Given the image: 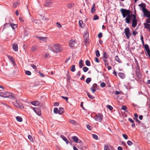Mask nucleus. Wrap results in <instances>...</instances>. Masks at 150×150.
<instances>
[{
  "mask_svg": "<svg viewBox=\"0 0 150 150\" xmlns=\"http://www.w3.org/2000/svg\"><path fill=\"white\" fill-rule=\"evenodd\" d=\"M54 112L55 114L59 113V110L57 108H55L54 109Z\"/></svg>",
  "mask_w": 150,
  "mask_h": 150,
  "instance_id": "30",
  "label": "nucleus"
},
{
  "mask_svg": "<svg viewBox=\"0 0 150 150\" xmlns=\"http://www.w3.org/2000/svg\"><path fill=\"white\" fill-rule=\"evenodd\" d=\"M61 137L64 141L67 144H68L69 143V141L67 139V138L65 137L63 135H61Z\"/></svg>",
  "mask_w": 150,
  "mask_h": 150,
  "instance_id": "15",
  "label": "nucleus"
},
{
  "mask_svg": "<svg viewBox=\"0 0 150 150\" xmlns=\"http://www.w3.org/2000/svg\"><path fill=\"white\" fill-rule=\"evenodd\" d=\"M56 24L57 25V26L59 28H60L62 27V25L59 24V23H57Z\"/></svg>",
  "mask_w": 150,
  "mask_h": 150,
  "instance_id": "59",
  "label": "nucleus"
},
{
  "mask_svg": "<svg viewBox=\"0 0 150 150\" xmlns=\"http://www.w3.org/2000/svg\"><path fill=\"white\" fill-rule=\"evenodd\" d=\"M31 66L36 71L37 68L35 65H34V64H31Z\"/></svg>",
  "mask_w": 150,
  "mask_h": 150,
  "instance_id": "52",
  "label": "nucleus"
},
{
  "mask_svg": "<svg viewBox=\"0 0 150 150\" xmlns=\"http://www.w3.org/2000/svg\"><path fill=\"white\" fill-rule=\"evenodd\" d=\"M133 34L135 36L137 34V32L136 31V30H134L132 32Z\"/></svg>",
  "mask_w": 150,
  "mask_h": 150,
  "instance_id": "57",
  "label": "nucleus"
},
{
  "mask_svg": "<svg viewBox=\"0 0 150 150\" xmlns=\"http://www.w3.org/2000/svg\"><path fill=\"white\" fill-rule=\"evenodd\" d=\"M19 20L22 22H24V18L22 17H19Z\"/></svg>",
  "mask_w": 150,
  "mask_h": 150,
  "instance_id": "62",
  "label": "nucleus"
},
{
  "mask_svg": "<svg viewBox=\"0 0 150 150\" xmlns=\"http://www.w3.org/2000/svg\"><path fill=\"white\" fill-rule=\"evenodd\" d=\"M93 137L96 140H98V138L97 135L95 134H93L92 135Z\"/></svg>",
  "mask_w": 150,
  "mask_h": 150,
  "instance_id": "33",
  "label": "nucleus"
},
{
  "mask_svg": "<svg viewBox=\"0 0 150 150\" xmlns=\"http://www.w3.org/2000/svg\"><path fill=\"white\" fill-rule=\"evenodd\" d=\"M71 138L74 142L75 143H77L78 142L79 139L76 136H73L71 137Z\"/></svg>",
  "mask_w": 150,
  "mask_h": 150,
  "instance_id": "17",
  "label": "nucleus"
},
{
  "mask_svg": "<svg viewBox=\"0 0 150 150\" xmlns=\"http://www.w3.org/2000/svg\"><path fill=\"white\" fill-rule=\"evenodd\" d=\"M86 127L87 129L89 130H91L92 129V127L89 124H87L86 125Z\"/></svg>",
  "mask_w": 150,
  "mask_h": 150,
  "instance_id": "46",
  "label": "nucleus"
},
{
  "mask_svg": "<svg viewBox=\"0 0 150 150\" xmlns=\"http://www.w3.org/2000/svg\"><path fill=\"white\" fill-rule=\"evenodd\" d=\"M10 25L13 29H15L17 28L16 24H15L13 23H10Z\"/></svg>",
  "mask_w": 150,
  "mask_h": 150,
  "instance_id": "24",
  "label": "nucleus"
},
{
  "mask_svg": "<svg viewBox=\"0 0 150 150\" xmlns=\"http://www.w3.org/2000/svg\"><path fill=\"white\" fill-rule=\"evenodd\" d=\"M31 104L35 106H37L39 105L40 102L38 101H32L31 102Z\"/></svg>",
  "mask_w": 150,
  "mask_h": 150,
  "instance_id": "12",
  "label": "nucleus"
},
{
  "mask_svg": "<svg viewBox=\"0 0 150 150\" xmlns=\"http://www.w3.org/2000/svg\"><path fill=\"white\" fill-rule=\"evenodd\" d=\"M127 144L129 146H131L133 144V143L132 142V141H129V140L127 142Z\"/></svg>",
  "mask_w": 150,
  "mask_h": 150,
  "instance_id": "44",
  "label": "nucleus"
},
{
  "mask_svg": "<svg viewBox=\"0 0 150 150\" xmlns=\"http://www.w3.org/2000/svg\"><path fill=\"white\" fill-rule=\"evenodd\" d=\"M95 60L96 62L99 63L100 62V61L99 59L97 57H95Z\"/></svg>",
  "mask_w": 150,
  "mask_h": 150,
  "instance_id": "56",
  "label": "nucleus"
},
{
  "mask_svg": "<svg viewBox=\"0 0 150 150\" xmlns=\"http://www.w3.org/2000/svg\"><path fill=\"white\" fill-rule=\"evenodd\" d=\"M64 111V109L62 108H60L59 110V114L60 115L62 114Z\"/></svg>",
  "mask_w": 150,
  "mask_h": 150,
  "instance_id": "20",
  "label": "nucleus"
},
{
  "mask_svg": "<svg viewBox=\"0 0 150 150\" xmlns=\"http://www.w3.org/2000/svg\"><path fill=\"white\" fill-rule=\"evenodd\" d=\"M115 59L119 63H121L122 62L120 60L118 57L117 56H116L115 57Z\"/></svg>",
  "mask_w": 150,
  "mask_h": 150,
  "instance_id": "27",
  "label": "nucleus"
},
{
  "mask_svg": "<svg viewBox=\"0 0 150 150\" xmlns=\"http://www.w3.org/2000/svg\"><path fill=\"white\" fill-rule=\"evenodd\" d=\"M120 11L122 14L123 17L125 18V22L128 24L130 23L131 20L136 15L132 14V11L126 9L121 8Z\"/></svg>",
  "mask_w": 150,
  "mask_h": 150,
  "instance_id": "1",
  "label": "nucleus"
},
{
  "mask_svg": "<svg viewBox=\"0 0 150 150\" xmlns=\"http://www.w3.org/2000/svg\"><path fill=\"white\" fill-rule=\"evenodd\" d=\"M76 43L75 41L73 40H70L69 42V44H73L74 45L75 44V43Z\"/></svg>",
  "mask_w": 150,
  "mask_h": 150,
  "instance_id": "31",
  "label": "nucleus"
},
{
  "mask_svg": "<svg viewBox=\"0 0 150 150\" xmlns=\"http://www.w3.org/2000/svg\"><path fill=\"white\" fill-rule=\"evenodd\" d=\"M16 119L17 121L19 122H21L23 121L22 118L20 116H17L16 117Z\"/></svg>",
  "mask_w": 150,
  "mask_h": 150,
  "instance_id": "22",
  "label": "nucleus"
},
{
  "mask_svg": "<svg viewBox=\"0 0 150 150\" xmlns=\"http://www.w3.org/2000/svg\"><path fill=\"white\" fill-rule=\"evenodd\" d=\"M83 38L84 40V42H86L88 40V35L86 33L85 35H83Z\"/></svg>",
  "mask_w": 150,
  "mask_h": 150,
  "instance_id": "18",
  "label": "nucleus"
},
{
  "mask_svg": "<svg viewBox=\"0 0 150 150\" xmlns=\"http://www.w3.org/2000/svg\"><path fill=\"white\" fill-rule=\"evenodd\" d=\"M10 93L8 92L4 93L1 92V96L2 97L7 98L10 97Z\"/></svg>",
  "mask_w": 150,
  "mask_h": 150,
  "instance_id": "8",
  "label": "nucleus"
},
{
  "mask_svg": "<svg viewBox=\"0 0 150 150\" xmlns=\"http://www.w3.org/2000/svg\"><path fill=\"white\" fill-rule=\"evenodd\" d=\"M144 47L148 55L150 58V50L148 45L147 44H145L144 45Z\"/></svg>",
  "mask_w": 150,
  "mask_h": 150,
  "instance_id": "9",
  "label": "nucleus"
},
{
  "mask_svg": "<svg viewBox=\"0 0 150 150\" xmlns=\"http://www.w3.org/2000/svg\"><path fill=\"white\" fill-rule=\"evenodd\" d=\"M144 15L149 18H150V11H148Z\"/></svg>",
  "mask_w": 150,
  "mask_h": 150,
  "instance_id": "28",
  "label": "nucleus"
},
{
  "mask_svg": "<svg viewBox=\"0 0 150 150\" xmlns=\"http://www.w3.org/2000/svg\"><path fill=\"white\" fill-rule=\"evenodd\" d=\"M12 47L13 49L15 51H16L18 50V47L17 44L16 43H14L13 44Z\"/></svg>",
  "mask_w": 150,
  "mask_h": 150,
  "instance_id": "14",
  "label": "nucleus"
},
{
  "mask_svg": "<svg viewBox=\"0 0 150 150\" xmlns=\"http://www.w3.org/2000/svg\"><path fill=\"white\" fill-rule=\"evenodd\" d=\"M37 49V47L36 46H34L32 48V51L34 52Z\"/></svg>",
  "mask_w": 150,
  "mask_h": 150,
  "instance_id": "42",
  "label": "nucleus"
},
{
  "mask_svg": "<svg viewBox=\"0 0 150 150\" xmlns=\"http://www.w3.org/2000/svg\"><path fill=\"white\" fill-rule=\"evenodd\" d=\"M28 139L30 141H32L33 140V139L32 137V136L30 135H28Z\"/></svg>",
  "mask_w": 150,
  "mask_h": 150,
  "instance_id": "48",
  "label": "nucleus"
},
{
  "mask_svg": "<svg viewBox=\"0 0 150 150\" xmlns=\"http://www.w3.org/2000/svg\"><path fill=\"white\" fill-rule=\"evenodd\" d=\"M7 57L11 61L13 64L14 65L15 64V59L13 57L7 55Z\"/></svg>",
  "mask_w": 150,
  "mask_h": 150,
  "instance_id": "11",
  "label": "nucleus"
},
{
  "mask_svg": "<svg viewBox=\"0 0 150 150\" xmlns=\"http://www.w3.org/2000/svg\"><path fill=\"white\" fill-rule=\"evenodd\" d=\"M106 107L110 110H112L113 109V107L110 105H107Z\"/></svg>",
  "mask_w": 150,
  "mask_h": 150,
  "instance_id": "40",
  "label": "nucleus"
},
{
  "mask_svg": "<svg viewBox=\"0 0 150 150\" xmlns=\"http://www.w3.org/2000/svg\"><path fill=\"white\" fill-rule=\"evenodd\" d=\"M118 75L121 78L123 79L125 77V75L122 72H120L118 74Z\"/></svg>",
  "mask_w": 150,
  "mask_h": 150,
  "instance_id": "19",
  "label": "nucleus"
},
{
  "mask_svg": "<svg viewBox=\"0 0 150 150\" xmlns=\"http://www.w3.org/2000/svg\"><path fill=\"white\" fill-rule=\"evenodd\" d=\"M69 122L70 123H71L73 124H74L76 123V121L74 120H69Z\"/></svg>",
  "mask_w": 150,
  "mask_h": 150,
  "instance_id": "58",
  "label": "nucleus"
},
{
  "mask_svg": "<svg viewBox=\"0 0 150 150\" xmlns=\"http://www.w3.org/2000/svg\"><path fill=\"white\" fill-rule=\"evenodd\" d=\"M87 66H90V63L88 60H86L85 62Z\"/></svg>",
  "mask_w": 150,
  "mask_h": 150,
  "instance_id": "38",
  "label": "nucleus"
},
{
  "mask_svg": "<svg viewBox=\"0 0 150 150\" xmlns=\"http://www.w3.org/2000/svg\"><path fill=\"white\" fill-rule=\"evenodd\" d=\"M83 70L84 72H86L88 70V68L86 67H84L83 68Z\"/></svg>",
  "mask_w": 150,
  "mask_h": 150,
  "instance_id": "34",
  "label": "nucleus"
},
{
  "mask_svg": "<svg viewBox=\"0 0 150 150\" xmlns=\"http://www.w3.org/2000/svg\"><path fill=\"white\" fill-rule=\"evenodd\" d=\"M53 52L57 53L61 52L62 50V48L61 47L59 44H56L53 45Z\"/></svg>",
  "mask_w": 150,
  "mask_h": 150,
  "instance_id": "2",
  "label": "nucleus"
},
{
  "mask_svg": "<svg viewBox=\"0 0 150 150\" xmlns=\"http://www.w3.org/2000/svg\"><path fill=\"white\" fill-rule=\"evenodd\" d=\"M90 89L92 91V92L93 93H94L96 91V88L93 87L91 88Z\"/></svg>",
  "mask_w": 150,
  "mask_h": 150,
  "instance_id": "35",
  "label": "nucleus"
},
{
  "mask_svg": "<svg viewBox=\"0 0 150 150\" xmlns=\"http://www.w3.org/2000/svg\"><path fill=\"white\" fill-rule=\"evenodd\" d=\"M74 4V3L68 4L67 5V6L69 8L71 9Z\"/></svg>",
  "mask_w": 150,
  "mask_h": 150,
  "instance_id": "23",
  "label": "nucleus"
},
{
  "mask_svg": "<svg viewBox=\"0 0 150 150\" xmlns=\"http://www.w3.org/2000/svg\"><path fill=\"white\" fill-rule=\"evenodd\" d=\"M108 57V53L106 52H104L103 55V58H107Z\"/></svg>",
  "mask_w": 150,
  "mask_h": 150,
  "instance_id": "32",
  "label": "nucleus"
},
{
  "mask_svg": "<svg viewBox=\"0 0 150 150\" xmlns=\"http://www.w3.org/2000/svg\"><path fill=\"white\" fill-rule=\"evenodd\" d=\"M122 136L125 139H128V137L126 134H122Z\"/></svg>",
  "mask_w": 150,
  "mask_h": 150,
  "instance_id": "51",
  "label": "nucleus"
},
{
  "mask_svg": "<svg viewBox=\"0 0 150 150\" xmlns=\"http://www.w3.org/2000/svg\"><path fill=\"white\" fill-rule=\"evenodd\" d=\"M106 86L105 83L103 82H102L100 84V86L101 87L103 88L105 87Z\"/></svg>",
  "mask_w": 150,
  "mask_h": 150,
  "instance_id": "39",
  "label": "nucleus"
},
{
  "mask_svg": "<svg viewBox=\"0 0 150 150\" xmlns=\"http://www.w3.org/2000/svg\"><path fill=\"white\" fill-rule=\"evenodd\" d=\"M99 18V17L97 15H95L94 16L93 20H95L98 19Z\"/></svg>",
  "mask_w": 150,
  "mask_h": 150,
  "instance_id": "45",
  "label": "nucleus"
},
{
  "mask_svg": "<svg viewBox=\"0 0 150 150\" xmlns=\"http://www.w3.org/2000/svg\"><path fill=\"white\" fill-rule=\"evenodd\" d=\"M146 23H150V18H149L147 19L146 20Z\"/></svg>",
  "mask_w": 150,
  "mask_h": 150,
  "instance_id": "64",
  "label": "nucleus"
},
{
  "mask_svg": "<svg viewBox=\"0 0 150 150\" xmlns=\"http://www.w3.org/2000/svg\"><path fill=\"white\" fill-rule=\"evenodd\" d=\"M37 38H38L39 40H41L43 41H44L45 39L46 38L44 37H37Z\"/></svg>",
  "mask_w": 150,
  "mask_h": 150,
  "instance_id": "41",
  "label": "nucleus"
},
{
  "mask_svg": "<svg viewBox=\"0 0 150 150\" xmlns=\"http://www.w3.org/2000/svg\"><path fill=\"white\" fill-rule=\"evenodd\" d=\"M144 28L149 29L150 31V24H148L147 23H144Z\"/></svg>",
  "mask_w": 150,
  "mask_h": 150,
  "instance_id": "16",
  "label": "nucleus"
},
{
  "mask_svg": "<svg viewBox=\"0 0 150 150\" xmlns=\"http://www.w3.org/2000/svg\"><path fill=\"white\" fill-rule=\"evenodd\" d=\"M134 119L135 120L136 122H137L138 124H141V122L137 118L136 119Z\"/></svg>",
  "mask_w": 150,
  "mask_h": 150,
  "instance_id": "50",
  "label": "nucleus"
},
{
  "mask_svg": "<svg viewBox=\"0 0 150 150\" xmlns=\"http://www.w3.org/2000/svg\"><path fill=\"white\" fill-rule=\"evenodd\" d=\"M25 74L26 75H29V76L31 75V72L30 71H28V70L26 71H25Z\"/></svg>",
  "mask_w": 150,
  "mask_h": 150,
  "instance_id": "43",
  "label": "nucleus"
},
{
  "mask_svg": "<svg viewBox=\"0 0 150 150\" xmlns=\"http://www.w3.org/2000/svg\"><path fill=\"white\" fill-rule=\"evenodd\" d=\"M88 97L91 99H93L94 98V97L92 96L89 93H87Z\"/></svg>",
  "mask_w": 150,
  "mask_h": 150,
  "instance_id": "37",
  "label": "nucleus"
},
{
  "mask_svg": "<svg viewBox=\"0 0 150 150\" xmlns=\"http://www.w3.org/2000/svg\"><path fill=\"white\" fill-rule=\"evenodd\" d=\"M83 23V21L82 20H80L79 21V26L81 27V24H82Z\"/></svg>",
  "mask_w": 150,
  "mask_h": 150,
  "instance_id": "61",
  "label": "nucleus"
},
{
  "mask_svg": "<svg viewBox=\"0 0 150 150\" xmlns=\"http://www.w3.org/2000/svg\"><path fill=\"white\" fill-rule=\"evenodd\" d=\"M125 33L126 37L127 39H129L131 34L130 32V30L128 27L127 28L125 29Z\"/></svg>",
  "mask_w": 150,
  "mask_h": 150,
  "instance_id": "3",
  "label": "nucleus"
},
{
  "mask_svg": "<svg viewBox=\"0 0 150 150\" xmlns=\"http://www.w3.org/2000/svg\"><path fill=\"white\" fill-rule=\"evenodd\" d=\"M127 109V107L125 105H122V106L121 109L124 110H125Z\"/></svg>",
  "mask_w": 150,
  "mask_h": 150,
  "instance_id": "54",
  "label": "nucleus"
},
{
  "mask_svg": "<svg viewBox=\"0 0 150 150\" xmlns=\"http://www.w3.org/2000/svg\"><path fill=\"white\" fill-rule=\"evenodd\" d=\"M19 1H17L14 2L13 4V6L14 8H16L17 6L19 4Z\"/></svg>",
  "mask_w": 150,
  "mask_h": 150,
  "instance_id": "21",
  "label": "nucleus"
},
{
  "mask_svg": "<svg viewBox=\"0 0 150 150\" xmlns=\"http://www.w3.org/2000/svg\"><path fill=\"white\" fill-rule=\"evenodd\" d=\"M61 97L62 98L64 99L67 102H68V98L67 97H64V96H61Z\"/></svg>",
  "mask_w": 150,
  "mask_h": 150,
  "instance_id": "49",
  "label": "nucleus"
},
{
  "mask_svg": "<svg viewBox=\"0 0 150 150\" xmlns=\"http://www.w3.org/2000/svg\"><path fill=\"white\" fill-rule=\"evenodd\" d=\"M31 108L35 112L36 114L38 115V116H40L41 115V111L37 108H33L32 107H31Z\"/></svg>",
  "mask_w": 150,
  "mask_h": 150,
  "instance_id": "6",
  "label": "nucleus"
},
{
  "mask_svg": "<svg viewBox=\"0 0 150 150\" xmlns=\"http://www.w3.org/2000/svg\"><path fill=\"white\" fill-rule=\"evenodd\" d=\"M52 4L51 1H47L44 4V6H50Z\"/></svg>",
  "mask_w": 150,
  "mask_h": 150,
  "instance_id": "10",
  "label": "nucleus"
},
{
  "mask_svg": "<svg viewBox=\"0 0 150 150\" xmlns=\"http://www.w3.org/2000/svg\"><path fill=\"white\" fill-rule=\"evenodd\" d=\"M91 78L89 77L87 78L86 81V83L87 84H88L91 81Z\"/></svg>",
  "mask_w": 150,
  "mask_h": 150,
  "instance_id": "29",
  "label": "nucleus"
},
{
  "mask_svg": "<svg viewBox=\"0 0 150 150\" xmlns=\"http://www.w3.org/2000/svg\"><path fill=\"white\" fill-rule=\"evenodd\" d=\"M14 105L16 107H18L19 106V104L17 101H16L14 103Z\"/></svg>",
  "mask_w": 150,
  "mask_h": 150,
  "instance_id": "63",
  "label": "nucleus"
},
{
  "mask_svg": "<svg viewBox=\"0 0 150 150\" xmlns=\"http://www.w3.org/2000/svg\"><path fill=\"white\" fill-rule=\"evenodd\" d=\"M70 70L72 72H74L75 71L76 69L75 65H73L71 66L70 68Z\"/></svg>",
  "mask_w": 150,
  "mask_h": 150,
  "instance_id": "25",
  "label": "nucleus"
},
{
  "mask_svg": "<svg viewBox=\"0 0 150 150\" xmlns=\"http://www.w3.org/2000/svg\"><path fill=\"white\" fill-rule=\"evenodd\" d=\"M103 35L102 33L101 32L98 35V37L100 38L102 37Z\"/></svg>",
  "mask_w": 150,
  "mask_h": 150,
  "instance_id": "53",
  "label": "nucleus"
},
{
  "mask_svg": "<svg viewBox=\"0 0 150 150\" xmlns=\"http://www.w3.org/2000/svg\"><path fill=\"white\" fill-rule=\"evenodd\" d=\"M104 150H111L109 148V147L108 145H105L104 146Z\"/></svg>",
  "mask_w": 150,
  "mask_h": 150,
  "instance_id": "47",
  "label": "nucleus"
},
{
  "mask_svg": "<svg viewBox=\"0 0 150 150\" xmlns=\"http://www.w3.org/2000/svg\"><path fill=\"white\" fill-rule=\"evenodd\" d=\"M95 4H93L92 7L91 9V12L93 14L95 12Z\"/></svg>",
  "mask_w": 150,
  "mask_h": 150,
  "instance_id": "13",
  "label": "nucleus"
},
{
  "mask_svg": "<svg viewBox=\"0 0 150 150\" xmlns=\"http://www.w3.org/2000/svg\"><path fill=\"white\" fill-rule=\"evenodd\" d=\"M128 120L129 121H130L132 123H134V121L132 118H129Z\"/></svg>",
  "mask_w": 150,
  "mask_h": 150,
  "instance_id": "60",
  "label": "nucleus"
},
{
  "mask_svg": "<svg viewBox=\"0 0 150 150\" xmlns=\"http://www.w3.org/2000/svg\"><path fill=\"white\" fill-rule=\"evenodd\" d=\"M96 55L97 57H99L100 56V54L99 51L98 50H96Z\"/></svg>",
  "mask_w": 150,
  "mask_h": 150,
  "instance_id": "36",
  "label": "nucleus"
},
{
  "mask_svg": "<svg viewBox=\"0 0 150 150\" xmlns=\"http://www.w3.org/2000/svg\"><path fill=\"white\" fill-rule=\"evenodd\" d=\"M48 48L49 50H50L51 51H52L53 52V50H54V49L53 48V46L52 47L50 46H49Z\"/></svg>",
  "mask_w": 150,
  "mask_h": 150,
  "instance_id": "55",
  "label": "nucleus"
},
{
  "mask_svg": "<svg viewBox=\"0 0 150 150\" xmlns=\"http://www.w3.org/2000/svg\"><path fill=\"white\" fill-rule=\"evenodd\" d=\"M103 115L102 114L99 113L96 115L94 117L95 120L98 122H100L103 119Z\"/></svg>",
  "mask_w": 150,
  "mask_h": 150,
  "instance_id": "4",
  "label": "nucleus"
},
{
  "mask_svg": "<svg viewBox=\"0 0 150 150\" xmlns=\"http://www.w3.org/2000/svg\"><path fill=\"white\" fill-rule=\"evenodd\" d=\"M83 66V61L81 60L79 62V67L81 68Z\"/></svg>",
  "mask_w": 150,
  "mask_h": 150,
  "instance_id": "26",
  "label": "nucleus"
},
{
  "mask_svg": "<svg viewBox=\"0 0 150 150\" xmlns=\"http://www.w3.org/2000/svg\"><path fill=\"white\" fill-rule=\"evenodd\" d=\"M139 6L142 8V10L143 11L144 15L148 11V10L146 8L145 4L142 3L139 4Z\"/></svg>",
  "mask_w": 150,
  "mask_h": 150,
  "instance_id": "5",
  "label": "nucleus"
},
{
  "mask_svg": "<svg viewBox=\"0 0 150 150\" xmlns=\"http://www.w3.org/2000/svg\"><path fill=\"white\" fill-rule=\"evenodd\" d=\"M137 21L136 19V16L133 17L132 20V26L133 28L136 27L137 25Z\"/></svg>",
  "mask_w": 150,
  "mask_h": 150,
  "instance_id": "7",
  "label": "nucleus"
}]
</instances>
